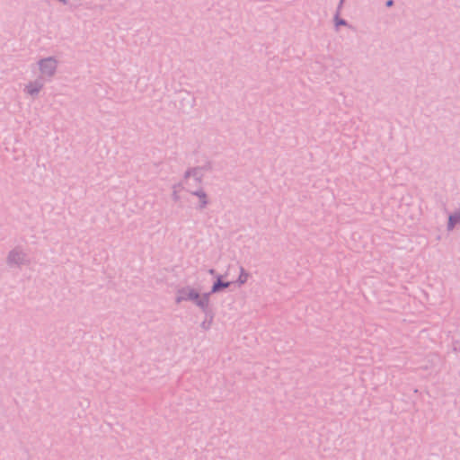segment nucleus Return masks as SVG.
Segmentation results:
<instances>
[{
	"label": "nucleus",
	"instance_id": "nucleus-2",
	"mask_svg": "<svg viewBox=\"0 0 460 460\" xmlns=\"http://www.w3.org/2000/svg\"><path fill=\"white\" fill-rule=\"evenodd\" d=\"M40 76L43 80H50L53 78L58 70V61L55 57H48L40 58L37 62Z\"/></svg>",
	"mask_w": 460,
	"mask_h": 460
},
{
	"label": "nucleus",
	"instance_id": "nucleus-10",
	"mask_svg": "<svg viewBox=\"0 0 460 460\" xmlns=\"http://www.w3.org/2000/svg\"><path fill=\"white\" fill-rule=\"evenodd\" d=\"M460 223V209L451 214L448 217L447 230L454 229L456 224Z\"/></svg>",
	"mask_w": 460,
	"mask_h": 460
},
{
	"label": "nucleus",
	"instance_id": "nucleus-14",
	"mask_svg": "<svg viewBox=\"0 0 460 460\" xmlns=\"http://www.w3.org/2000/svg\"><path fill=\"white\" fill-rule=\"evenodd\" d=\"M215 272H216V271H215V270H214V269H210V270H208V273H209V274H211V275H214V274H215Z\"/></svg>",
	"mask_w": 460,
	"mask_h": 460
},
{
	"label": "nucleus",
	"instance_id": "nucleus-7",
	"mask_svg": "<svg viewBox=\"0 0 460 460\" xmlns=\"http://www.w3.org/2000/svg\"><path fill=\"white\" fill-rule=\"evenodd\" d=\"M203 313L205 314L206 317H205V320L200 323V328L203 331L207 332L212 326L213 320H214V314L212 313L209 305H208V311L203 312Z\"/></svg>",
	"mask_w": 460,
	"mask_h": 460
},
{
	"label": "nucleus",
	"instance_id": "nucleus-4",
	"mask_svg": "<svg viewBox=\"0 0 460 460\" xmlns=\"http://www.w3.org/2000/svg\"><path fill=\"white\" fill-rule=\"evenodd\" d=\"M45 85V80L40 77H37L35 80L29 81L23 88V92L26 95L32 99L38 98L40 93L42 91Z\"/></svg>",
	"mask_w": 460,
	"mask_h": 460
},
{
	"label": "nucleus",
	"instance_id": "nucleus-8",
	"mask_svg": "<svg viewBox=\"0 0 460 460\" xmlns=\"http://www.w3.org/2000/svg\"><path fill=\"white\" fill-rule=\"evenodd\" d=\"M184 181L175 183L172 186V199L177 203L181 201V191L184 189Z\"/></svg>",
	"mask_w": 460,
	"mask_h": 460
},
{
	"label": "nucleus",
	"instance_id": "nucleus-12",
	"mask_svg": "<svg viewBox=\"0 0 460 460\" xmlns=\"http://www.w3.org/2000/svg\"><path fill=\"white\" fill-rule=\"evenodd\" d=\"M346 24H347L346 21L343 19H340L339 14L337 13L335 16V25L338 27L340 25H346Z\"/></svg>",
	"mask_w": 460,
	"mask_h": 460
},
{
	"label": "nucleus",
	"instance_id": "nucleus-13",
	"mask_svg": "<svg viewBox=\"0 0 460 460\" xmlns=\"http://www.w3.org/2000/svg\"><path fill=\"white\" fill-rule=\"evenodd\" d=\"M385 4H386V6L390 7V6H392L394 4V1L393 0H388Z\"/></svg>",
	"mask_w": 460,
	"mask_h": 460
},
{
	"label": "nucleus",
	"instance_id": "nucleus-11",
	"mask_svg": "<svg viewBox=\"0 0 460 460\" xmlns=\"http://www.w3.org/2000/svg\"><path fill=\"white\" fill-rule=\"evenodd\" d=\"M250 275L249 273L243 268H240V275L238 277L237 282L239 285H243L247 282Z\"/></svg>",
	"mask_w": 460,
	"mask_h": 460
},
{
	"label": "nucleus",
	"instance_id": "nucleus-9",
	"mask_svg": "<svg viewBox=\"0 0 460 460\" xmlns=\"http://www.w3.org/2000/svg\"><path fill=\"white\" fill-rule=\"evenodd\" d=\"M230 284H231L230 282L222 281L221 276H218L217 281L214 282L209 293H210V295L213 293H217L221 289L228 288L230 286Z\"/></svg>",
	"mask_w": 460,
	"mask_h": 460
},
{
	"label": "nucleus",
	"instance_id": "nucleus-6",
	"mask_svg": "<svg viewBox=\"0 0 460 460\" xmlns=\"http://www.w3.org/2000/svg\"><path fill=\"white\" fill-rule=\"evenodd\" d=\"M187 191L191 195L196 196L199 199V206L198 209L203 210L207 208L209 203L208 197L203 188L199 187L197 190H192L190 188L187 189Z\"/></svg>",
	"mask_w": 460,
	"mask_h": 460
},
{
	"label": "nucleus",
	"instance_id": "nucleus-5",
	"mask_svg": "<svg viewBox=\"0 0 460 460\" xmlns=\"http://www.w3.org/2000/svg\"><path fill=\"white\" fill-rule=\"evenodd\" d=\"M205 168L203 166H196L189 168L183 175V181L185 184H188V181L190 178H193L199 185L202 183L204 178Z\"/></svg>",
	"mask_w": 460,
	"mask_h": 460
},
{
	"label": "nucleus",
	"instance_id": "nucleus-1",
	"mask_svg": "<svg viewBox=\"0 0 460 460\" xmlns=\"http://www.w3.org/2000/svg\"><path fill=\"white\" fill-rule=\"evenodd\" d=\"M177 304L183 301L193 302L202 312L208 311V305L210 304V293L199 294L194 288L187 286L177 291L175 298Z\"/></svg>",
	"mask_w": 460,
	"mask_h": 460
},
{
	"label": "nucleus",
	"instance_id": "nucleus-15",
	"mask_svg": "<svg viewBox=\"0 0 460 460\" xmlns=\"http://www.w3.org/2000/svg\"><path fill=\"white\" fill-rule=\"evenodd\" d=\"M343 0H341V4H342Z\"/></svg>",
	"mask_w": 460,
	"mask_h": 460
},
{
	"label": "nucleus",
	"instance_id": "nucleus-3",
	"mask_svg": "<svg viewBox=\"0 0 460 460\" xmlns=\"http://www.w3.org/2000/svg\"><path fill=\"white\" fill-rule=\"evenodd\" d=\"M6 263L10 267L21 268L31 263V260L27 252L21 246L12 249L6 257Z\"/></svg>",
	"mask_w": 460,
	"mask_h": 460
}]
</instances>
